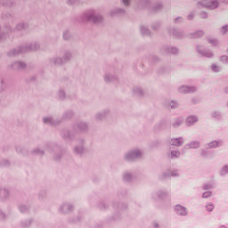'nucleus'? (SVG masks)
<instances>
[{"label": "nucleus", "instance_id": "obj_1", "mask_svg": "<svg viewBox=\"0 0 228 228\" xmlns=\"http://www.w3.org/2000/svg\"><path fill=\"white\" fill-rule=\"evenodd\" d=\"M198 8H206L207 10H216L220 8V1L218 0H201L197 3Z\"/></svg>", "mask_w": 228, "mask_h": 228}, {"label": "nucleus", "instance_id": "obj_2", "mask_svg": "<svg viewBox=\"0 0 228 228\" xmlns=\"http://www.w3.org/2000/svg\"><path fill=\"white\" fill-rule=\"evenodd\" d=\"M168 197V190L166 188H159L151 193V199L158 202L159 200H165Z\"/></svg>", "mask_w": 228, "mask_h": 228}, {"label": "nucleus", "instance_id": "obj_3", "mask_svg": "<svg viewBox=\"0 0 228 228\" xmlns=\"http://www.w3.org/2000/svg\"><path fill=\"white\" fill-rule=\"evenodd\" d=\"M143 4L144 8H148V10H151V12H159V10L163 8V4H161V2L152 4L151 0H143Z\"/></svg>", "mask_w": 228, "mask_h": 228}, {"label": "nucleus", "instance_id": "obj_4", "mask_svg": "<svg viewBox=\"0 0 228 228\" xmlns=\"http://www.w3.org/2000/svg\"><path fill=\"white\" fill-rule=\"evenodd\" d=\"M174 211H175V215H177L178 216H188V215H189L188 208H186L181 204L175 205Z\"/></svg>", "mask_w": 228, "mask_h": 228}, {"label": "nucleus", "instance_id": "obj_5", "mask_svg": "<svg viewBox=\"0 0 228 228\" xmlns=\"http://www.w3.org/2000/svg\"><path fill=\"white\" fill-rule=\"evenodd\" d=\"M160 53H162V54H177L179 53V49L175 46L164 45L160 47Z\"/></svg>", "mask_w": 228, "mask_h": 228}, {"label": "nucleus", "instance_id": "obj_6", "mask_svg": "<svg viewBox=\"0 0 228 228\" xmlns=\"http://www.w3.org/2000/svg\"><path fill=\"white\" fill-rule=\"evenodd\" d=\"M197 53H199V54L204 58H213L215 56V53H213L210 49H205L202 45L197 46Z\"/></svg>", "mask_w": 228, "mask_h": 228}, {"label": "nucleus", "instance_id": "obj_7", "mask_svg": "<svg viewBox=\"0 0 228 228\" xmlns=\"http://www.w3.org/2000/svg\"><path fill=\"white\" fill-rule=\"evenodd\" d=\"M200 141H191L189 143H186L182 148V152H186L187 151H190L191 149H200Z\"/></svg>", "mask_w": 228, "mask_h": 228}, {"label": "nucleus", "instance_id": "obj_8", "mask_svg": "<svg viewBox=\"0 0 228 228\" xmlns=\"http://www.w3.org/2000/svg\"><path fill=\"white\" fill-rule=\"evenodd\" d=\"M180 94H195L197 92V86H181L178 88Z\"/></svg>", "mask_w": 228, "mask_h": 228}, {"label": "nucleus", "instance_id": "obj_9", "mask_svg": "<svg viewBox=\"0 0 228 228\" xmlns=\"http://www.w3.org/2000/svg\"><path fill=\"white\" fill-rule=\"evenodd\" d=\"M168 143L173 147H183V145H184V138L183 137L171 138L168 141Z\"/></svg>", "mask_w": 228, "mask_h": 228}, {"label": "nucleus", "instance_id": "obj_10", "mask_svg": "<svg viewBox=\"0 0 228 228\" xmlns=\"http://www.w3.org/2000/svg\"><path fill=\"white\" fill-rule=\"evenodd\" d=\"M197 122H199V116L190 115L185 119V126H187V127H191V126H195Z\"/></svg>", "mask_w": 228, "mask_h": 228}, {"label": "nucleus", "instance_id": "obj_11", "mask_svg": "<svg viewBox=\"0 0 228 228\" xmlns=\"http://www.w3.org/2000/svg\"><path fill=\"white\" fill-rule=\"evenodd\" d=\"M208 149H220V147H224V140H215L207 144Z\"/></svg>", "mask_w": 228, "mask_h": 228}, {"label": "nucleus", "instance_id": "obj_12", "mask_svg": "<svg viewBox=\"0 0 228 228\" xmlns=\"http://www.w3.org/2000/svg\"><path fill=\"white\" fill-rule=\"evenodd\" d=\"M170 35L172 37H175V38H184V33L183 30L177 28H173L169 30Z\"/></svg>", "mask_w": 228, "mask_h": 228}, {"label": "nucleus", "instance_id": "obj_13", "mask_svg": "<svg viewBox=\"0 0 228 228\" xmlns=\"http://www.w3.org/2000/svg\"><path fill=\"white\" fill-rule=\"evenodd\" d=\"M184 122V118L183 117H178V118H175L173 120H172V126L175 128V129H177V127H181V126H183V123Z\"/></svg>", "mask_w": 228, "mask_h": 228}, {"label": "nucleus", "instance_id": "obj_14", "mask_svg": "<svg viewBox=\"0 0 228 228\" xmlns=\"http://www.w3.org/2000/svg\"><path fill=\"white\" fill-rule=\"evenodd\" d=\"M167 158H169V159H177L181 158V151L179 150H173L167 152Z\"/></svg>", "mask_w": 228, "mask_h": 228}, {"label": "nucleus", "instance_id": "obj_15", "mask_svg": "<svg viewBox=\"0 0 228 228\" xmlns=\"http://www.w3.org/2000/svg\"><path fill=\"white\" fill-rule=\"evenodd\" d=\"M210 117L214 118V120H222V118H224V115L220 110H212L210 113Z\"/></svg>", "mask_w": 228, "mask_h": 228}, {"label": "nucleus", "instance_id": "obj_16", "mask_svg": "<svg viewBox=\"0 0 228 228\" xmlns=\"http://www.w3.org/2000/svg\"><path fill=\"white\" fill-rule=\"evenodd\" d=\"M219 175L221 177H227L228 175V164L224 165L220 170Z\"/></svg>", "mask_w": 228, "mask_h": 228}, {"label": "nucleus", "instance_id": "obj_17", "mask_svg": "<svg viewBox=\"0 0 228 228\" xmlns=\"http://www.w3.org/2000/svg\"><path fill=\"white\" fill-rule=\"evenodd\" d=\"M168 125V121L167 119H162L156 126L157 129H167V126Z\"/></svg>", "mask_w": 228, "mask_h": 228}, {"label": "nucleus", "instance_id": "obj_18", "mask_svg": "<svg viewBox=\"0 0 228 228\" xmlns=\"http://www.w3.org/2000/svg\"><path fill=\"white\" fill-rule=\"evenodd\" d=\"M203 35H204V30H198L194 33H191L190 37L191 38H202Z\"/></svg>", "mask_w": 228, "mask_h": 228}, {"label": "nucleus", "instance_id": "obj_19", "mask_svg": "<svg viewBox=\"0 0 228 228\" xmlns=\"http://www.w3.org/2000/svg\"><path fill=\"white\" fill-rule=\"evenodd\" d=\"M205 209L206 211H208V213H212V211L215 209V204H213V202H208L205 205Z\"/></svg>", "mask_w": 228, "mask_h": 228}, {"label": "nucleus", "instance_id": "obj_20", "mask_svg": "<svg viewBox=\"0 0 228 228\" xmlns=\"http://www.w3.org/2000/svg\"><path fill=\"white\" fill-rule=\"evenodd\" d=\"M208 44H211V45H213L214 47L218 46V45L220 44V41L217 38H211L209 37L208 39Z\"/></svg>", "mask_w": 228, "mask_h": 228}, {"label": "nucleus", "instance_id": "obj_21", "mask_svg": "<svg viewBox=\"0 0 228 228\" xmlns=\"http://www.w3.org/2000/svg\"><path fill=\"white\" fill-rule=\"evenodd\" d=\"M168 106L171 108V110H176V108H179V102L172 100L169 102Z\"/></svg>", "mask_w": 228, "mask_h": 228}, {"label": "nucleus", "instance_id": "obj_22", "mask_svg": "<svg viewBox=\"0 0 228 228\" xmlns=\"http://www.w3.org/2000/svg\"><path fill=\"white\" fill-rule=\"evenodd\" d=\"M210 69L212 72H216V73H218L222 70V68H220V66L215 63L211 65Z\"/></svg>", "mask_w": 228, "mask_h": 228}, {"label": "nucleus", "instance_id": "obj_23", "mask_svg": "<svg viewBox=\"0 0 228 228\" xmlns=\"http://www.w3.org/2000/svg\"><path fill=\"white\" fill-rule=\"evenodd\" d=\"M214 186L212 183H207L203 184V190L209 191V190H213Z\"/></svg>", "mask_w": 228, "mask_h": 228}, {"label": "nucleus", "instance_id": "obj_24", "mask_svg": "<svg viewBox=\"0 0 228 228\" xmlns=\"http://www.w3.org/2000/svg\"><path fill=\"white\" fill-rule=\"evenodd\" d=\"M219 31H220V34H221V35H227V33H228V24L224 25V26L219 29Z\"/></svg>", "mask_w": 228, "mask_h": 228}, {"label": "nucleus", "instance_id": "obj_25", "mask_svg": "<svg viewBox=\"0 0 228 228\" xmlns=\"http://www.w3.org/2000/svg\"><path fill=\"white\" fill-rule=\"evenodd\" d=\"M210 197H213V192L211 191H205L202 194V199H210Z\"/></svg>", "mask_w": 228, "mask_h": 228}, {"label": "nucleus", "instance_id": "obj_26", "mask_svg": "<svg viewBox=\"0 0 228 228\" xmlns=\"http://www.w3.org/2000/svg\"><path fill=\"white\" fill-rule=\"evenodd\" d=\"M197 15V12L191 11L189 15L187 16L188 20H193L195 16Z\"/></svg>", "mask_w": 228, "mask_h": 228}, {"label": "nucleus", "instance_id": "obj_27", "mask_svg": "<svg viewBox=\"0 0 228 228\" xmlns=\"http://www.w3.org/2000/svg\"><path fill=\"white\" fill-rule=\"evenodd\" d=\"M200 19H208L209 17V13L206 11H201L200 12Z\"/></svg>", "mask_w": 228, "mask_h": 228}, {"label": "nucleus", "instance_id": "obj_28", "mask_svg": "<svg viewBox=\"0 0 228 228\" xmlns=\"http://www.w3.org/2000/svg\"><path fill=\"white\" fill-rule=\"evenodd\" d=\"M175 24H183L184 22V18L179 16L174 20Z\"/></svg>", "mask_w": 228, "mask_h": 228}, {"label": "nucleus", "instance_id": "obj_29", "mask_svg": "<svg viewBox=\"0 0 228 228\" xmlns=\"http://www.w3.org/2000/svg\"><path fill=\"white\" fill-rule=\"evenodd\" d=\"M170 175L172 177H179V170L175 169L170 172Z\"/></svg>", "mask_w": 228, "mask_h": 228}, {"label": "nucleus", "instance_id": "obj_30", "mask_svg": "<svg viewBox=\"0 0 228 228\" xmlns=\"http://www.w3.org/2000/svg\"><path fill=\"white\" fill-rule=\"evenodd\" d=\"M220 61H222V63H225L227 65L228 63V56L227 55H223L220 57Z\"/></svg>", "mask_w": 228, "mask_h": 228}, {"label": "nucleus", "instance_id": "obj_31", "mask_svg": "<svg viewBox=\"0 0 228 228\" xmlns=\"http://www.w3.org/2000/svg\"><path fill=\"white\" fill-rule=\"evenodd\" d=\"M200 156H201L202 158H207V157H208V151L202 150V151H200Z\"/></svg>", "mask_w": 228, "mask_h": 228}, {"label": "nucleus", "instance_id": "obj_32", "mask_svg": "<svg viewBox=\"0 0 228 228\" xmlns=\"http://www.w3.org/2000/svg\"><path fill=\"white\" fill-rule=\"evenodd\" d=\"M159 26H161V23L157 22V23L153 24L152 28L155 29V30L159 29Z\"/></svg>", "mask_w": 228, "mask_h": 228}, {"label": "nucleus", "instance_id": "obj_33", "mask_svg": "<svg viewBox=\"0 0 228 228\" xmlns=\"http://www.w3.org/2000/svg\"><path fill=\"white\" fill-rule=\"evenodd\" d=\"M143 35H151V30H149L147 28H143Z\"/></svg>", "mask_w": 228, "mask_h": 228}, {"label": "nucleus", "instance_id": "obj_34", "mask_svg": "<svg viewBox=\"0 0 228 228\" xmlns=\"http://www.w3.org/2000/svg\"><path fill=\"white\" fill-rule=\"evenodd\" d=\"M152 227L153 228H159V224L155 221V222L152 223Z\"/></svg>", "mask_w": 228, "mask_h": 228}, {"label": "nucleus", "instance_id": "obj_35", "mask_svg": "<svg viewBox=\"0 0 228 228\" xmlns=\"http://www.w3.org/2000/svg\"><path fill=\"white\" fill-rule=\"evenodd\" d=\"M159 60V58H158V56H156V55H153L152 56V61L154 62V63H156V61H158Z\"/></svg>", "mask_w": 228, "mask_h": 228}, {"label": "nucleus", "instance_id": "obj_36", "mask_svg": "<svg viewBox=\"0 0 228 228\" xmlns=\"http://www.w3.org/2000/svg\"><path fill=\"white\" fill-rule=\"evenodd\" d=\"M125 6L129 5V0H123Z\"/></svg>", "mask_w": 228, "mask_h": 228}, {"label": "nucleus", "instance_id": "obj_37", "mask_svg": "<svg viewBox=\"0 0 228 228\" xmlns=\"http://www.w3.org/2000/svg\"><path fill=\"white\" fill-rule=\"evenodd\" d=\"M191 104H197V99L192 98L191 99Z\"/></svg>", "mask_w": 228, "mask_h": 228}, {"label": "nucleus", "instance_id": "obj_38", "mask_svg": "<svg viewBox=\"0 0 228 228\" xmlns=\"http://www.w3.org/2000/svg\"><path fill=\"white\" fill-rule=\"evenodd\" d=\"M221 3H224V4H228V0H221Z\"/></svg>", "mask_w": 228, "mask_h": 228}, {"label": "nucleus", "instance_id": "obj_39", "mask_svg": "<svg viewBox=\"0 0 228 228\" xmlns=\"http://www.w3.org/2000/svg\"><path fill=\"white\" fill-rule=\"evenodd\" d=\"M219 228H228L225 224L220 225Z\"/></svg>", "mask_w": 228, "mask_h": 228}, {"label": "nucleus", "instance_id": "obj_40", "mask_svg": "<svg viewBox=\"0 0 228 228\" xmlns=\"http://www.w3.org/2000/svg\"><path fill=\"white\" fill-rule=\"evenodd\" d=\"M44 122H45V124H47V123L49 122V119H48V118H45V119H44Z\"/></svg>", "mask_w": 228, "mask_h": 228}, {"label": "nucleus", "instance_id": "obj_41", "mask_svg": "<svg viewBox=\"0 0 228 228\" xmlns=\"http://www.w3.org/2000/svg\"><path fill=\"white\" fill-rule=\"evenodd\" d=\"M225 94H228V86L224 88Z\"/></svg>", "mask_w": 228, "mask_h": 228}, {"label": "nucleus", "instance_id": "obj_42", "mask_svg": "<svg viewBox=\"0 0 228 228\" xmlns=\"http://www.w3.org/2000/svg\"><path fill=\"white\" fill-rule=\"evenodd\" d=\"M163 175H164V177H167V175H170L164 173Z\"/></svg>", "mask_w": 228, "mask_h": 228}]
</instances>
